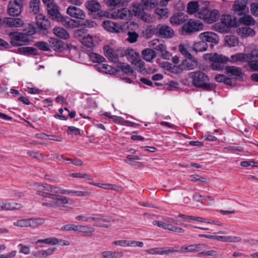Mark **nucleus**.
<instances>
[{
	"instance_id": "40",
	"label": "nucleus",
	"mask_w": 258,
	"mask_h": 258,
	"mask_svg": "<svg viewBox=\"0 0 258 258\" xmlns=\"http://www.w3.org/2000/svg\"><path fill=\"white\" fill-rule=\"evenodd\" d=\"M225 43L229 47H233L238 45L239 41L238 39L234 35H228L225 36L224 38Z\"/></svg>"
},
{
	"instance_id": "27",
	"label": "nucleus",
	"mask_w": 258,
	"mask_h": 258,
	"mask_svg": "<svg viewBox=\"0 0 258 258\" xmlns=\"http://www.w3.org/2000/svg\"><path fill=\"white\" fill-rule=\"evenodd\" d=\"M220 20L222 21V23H224L225 25H226L229 31L230 28L237 26L236 20L235 19H232L230 15H223L221 17Z\"/></svg>"
},
{
	"instance_id": "50",
	"label": "nucleus",
	"mask_w": 258,
	"mask_h": 258,
	"mask_svg": "<svg viewBox=\"0 0 258 258\" xmlns=\"http://www.w3.org/2000/svg\"><path fill=\"white\" fill-rule=\"evenodd\" d=\"M90 59L94 62H97V63L103 62L105 61V58L96 53H91L89 54Z\"/></svg>"
},
{
	"instance_id": "7",
	"label": "nucleus",
	"mask_w": 258,
	"mask_h": 258,
	"mask_svg": "<svg viewBox=\"0 0 258 258\" xmlns=\"http://www.w3.org/2000/svg\"><path fill=\"white\" fill-rule=\"evenodd\" d=\"M212 204L213 200L209 196H203L201 195H188L183 198V202L185 204H191L198 206V203Z\"/></svg>"
},
{
	"instance_id": "14",
	"label": "nucleus",
	"mask_w": 258,
	"mask_h": 258,
	"mask_svg": "<svg viewBox=\"0 0 258 258\" xmlns=\"http://www.w3.org/2000/svg\"><path fill=\"white\" fill-rule=\"evenodd\" d=\"M3 24L10 28H18L23 26L24 23L22 19L14 17H5L3 19Z\"/></svg>"
},
{
	"instance_id": "24",
	"label": "nucleus",
	"mask_w": 258,
	"mask_h": 258,
	"mask_svg": "<svg viewBox=\"0 0 258 258\" xmlns=\"http://www.w3.org/2000/svg\"><path fill=\"white\" fill-rule=\"evenodd\" d=\"M50 48L55 51H62L64 49V43L56 38H50L49 40Z\"/></svg>"
},
{
	"instance_id": "61",
	"label": "nucleus",
	"mask_w": 258,
	"mask_h": 258,
	"mask_svg": "<svg viewBox=\"0 0 258 258\" xmlns=\"http://www.w3.org/2000/svg\"><path fill=\"white\" fill-rule=\"evenodd\" d=\"M18 247H20V253H24V254H28L30 252V247L28 245H23V244H19Z\"/></svg>"
},
{
	"instance_id": "54",
	"label": "nucleus",
	"mask_w": 258,
	"mask_h": 258,
	"mask_svg": "<svg viewBox=\"0 0 258 258\" xmlns=\"http://www.w3.org/2000/svg\"><path fill=\"white\" fill-rule=\"evenodd\" d=\"M155 12L157 15L160 16V17L163 18L167 17L168 11L167 8H157L155 10Z\"/></svg>"
},
{
	"instance_id": "46",
	"label": "nucleus",
	"mask_w": 258,
	"mask_h": 258,
	"mask_svg": "<svg viewBox=\"0 0 258 258\" xmlns=\"http://www.w3.org/2000/svg\"><path fill=\"white\" fill-rule=\"evenodd\" d=\"M190 180L192 181L196 182L199 184H204L207 183L208 179L205 177L201 176L197 174H192L190 176Z\"/></svg>"
},
{
	"instance_id": "11",
	"label": "nucleus",
	"mask_w": 258,
	"mask_h": 258,
	"mask_svg": "<svg viewBox=\"0 0 258 258\" xmlns=\"http://www.w3.org/2000/svg\"><path fill=\"white\" fill-rule=\"evenodd\" d=\"M102 26L107 31L111 33H119L123 32V26L111 20H105L102 22Z\"/></svg>"
},
{
	"instance_id": "60",
	"label": "nucleus",
	"mask_w": 258,
	"mask_h": 258,
	"mask_svg": "<svg viewBox=\"0 0 258 258\" xmlns=\"http://www.w3.org/2000/svg\"><path fill=\"white\" fill-rule=\"evenodd\" d=\"M134 64L136 65L141 72H145V62L140 58Z\"/></svg>"
},
{
	"instance_id": "9",
	"label": "nucleus",
	"mask_w": 258,
	"mask_h": 258,
	"mask_svg": "<svg viewBox=\"0 0 258 258\" xmlns=\"http://www.w3.org/2000/svg\"><path fill=\"white\" fill-rule=\"evenodd\" d=\"M22 9V0H10L8 6L7 12L11 16L17 17L20 15Z\"/></svg>"
},
{
	"instance_id": "30",
	"label": "nucleus",
	"mask_w": 258,
	"mask_h": 258,
	"mask_svg": "<svg viewBox=\"0 0 258 258\" xmlns=\"http://www.w3.org/2000/svg\"><path fill=\"white\" fill-rule=\"evenodd\" d=\"M85 5L87 9L92 12H96L101 8L100 3L95 0L88 1Z\"/></svg>"
},
{
	"instance_id": "5",
	"label": "nucleus",
	"mask_w": 258,
	"mask_h": 258,
	"mask_svg": "<svg viewBox=\"0 0 258 258\" xmlns=\"http://www.w3.org/2000/svg\"><path fill=\"white\" fill-rule=\"evenodd\" d=\"M38 191L37 194H48V192L54 194H87L86 192L76 191L74 190H65L60 189L57 186H53L47 184H39L37 186Z\"/></svg>"
},
{
	"instance_id": "33",
	"label": "nucleus",
	"mask_w": 258,
	"mask_h": 258,
	"mask_svg": "<svg viewBox=\"0 0 258 258\" xmlns=\"http://www.w3.org/2000/svg\"><path fill=\"white\" fill-rule=\"evenodd\" d=\"M54 34L57 37L64 39L69 38L70 35L64 29L61 27H56L53 29Z\"/></svg>"
},
{
	"instance_id": "25",
	"label": "nucleus",
	"mask_w": 258,
	"mask_h": 258,
	"mask_svg": "<svg viewBox=\"0 0 258 258\" xmlns=\"http://www.w3.org/2000/svg\"><path fill=\"white\" fill-rule=\"evenodd\" d=\"M124 55L126 56L127 60L132 64H134L140 58L139 53L130 48L125 50Z\"/></svg>"
},
{
	"instance_id": "49",
	"label": "nucleus",
	"mask_w": 258,
	"mask_h": 258,
	"mask_svg": "<svg viewBox=\"0 0 258 258\" xmlns=\"http://www.w3.org/2000/svg\"><path fill=\"white\" fill-rule=\"evenodd\" d=\"M82 44L88 48H92L95 45L93 37L90 35L83 38Z\"/></svg>"
},
{
	"instance_id": "45",
	"label": "nucleus",
	"mask_w": 258,
	"mask_h": 258,
	"mask_svg": "<svg viewBox=\"0 0 258 258\" xmlns=\"http://www.w3.org/2000/svg\"><path fill=\"white\" fill-rule=\"evenodd\" d=\"M117 68L125 74H133L134 73V70L130 65L124 62L119 63L117 66Z\"/></svg>"
},
{
	"instance_id": "36",
	"label": "nucleus",
	"mask_w": 258,
	"mask_h": 258,
	"mask_svg": "<svg viewBox=\"0 0 258 258\" xmlns=\"http://www.w3.org/2000/svg\"><path fill=\"white\" fill-rule=\"evenodd\" d=\"M141 3L143 4L144 9L151 10L157 6L158 0H142Z\"/></svg>"
},
{
	"instance_id": "31",
	"label": "nucleus",
	"mask_w": 258,
	"mask_h": 258,
	"mask_svg": "<svg viewBox=\"0 0 258 258\" xmlns=\"http://www.w3.org/2000/svg\"><path fill=\"white\" fill-rule=\"evenodd\" d=\"M203 6L199 5L196 1H191L189 2L187 6V12L188 14H196L199 11L200 8Z\"/></svg>"
},
{
	"instance_id": "22",
	"label": "nucleus",
	"mask_w": 258,
	"mask_h": 258,
	"mask_svg": "<svg viewBox=\"0 0 258 258\" xmlns=\"http://www.w3.org/2000/svg\"><path fill=\"white\" fill-rule=\"evenodd\" d=\"M158 33L163 38H171L174 36V31L169 26L163 25L158 29Z\"/></svg>"
},
{
	"instance_id": "16",
	"label": "nucleus",
	"mask_w": 258,
	"mask_h": 258,
	"mask_svg": "<svg viewBox=\"0 0 258 258\" xmlns=\"http://www.w3.org/2000/svg\"><path fill=\"white\" fill-rule=\"evenodd\" d=\"M67 12L71 17L78 19L83 20L86 16L85 12L82 10L75 6H69L67 8Z\"/></svg>"
},
{
	"instance_id": "1",
	"label": "nucleus",
	"mask_w": 258,
	"mask_h": 258,
	"mask_svg": "<svg viewBox=\"0 0 258 258\" xmlns=\"http://www.w3.org/2000/svg\"><path fill=\"white\" fill-rule=\"evenodd\" d=\"M189 76L191 79L192 85L197 88L212 91L215 88L214 84L210 83L209 76L202 71L191 72Z\"/></svg>"
},
{
	"instance_id": "28",
	"label": "nucleus",
	"mask_w": 258,
	"mask_h": 258,
	"mask_svg": "<svg viewBox=\"0 0 258 258\" xmlns=\"http://www.w3.org/2000/svg\"><path fill=\"white\" fill-rule=\"evenodd\" d=\"M237 33L243 37L252 36L255 35L254 31L248 26L240 27L237 29Z\"/></svg>"
},
{
	"instance_id": "37",
	"label": "nucleus",
	"mask_w": 258,
	"mask_h": 258,
	"mask_svg": "<svg viewBox=\"0 0 258 258\" xmlns=\"http://www.w3.org/2000/svg\"><path fill=\"white\" fill-rule=\"evenodd\" d=\"M208 44L204 40H201L193 45V49L196 52L204 51L207 50Z\"/></svg>"
},
{
	"instance_id": "55",
	"label": "nucleus",
	"mask_w": 258,
	"mask_h": 258,
	"mask_svg": "<svg viewBox=\"0 0 258 258\" xmlns=\"http://www.w3.org/2000/svg\"><path fill=\"white\" fill-rule=\"evenodd\" d=\"M206 245L204 244L189 245V252H196L203 249Z\"/></svg>"
},
{
	"instance_id": "6",
	"label": "nucleus",
	"mask_w": 258,
	"mask_h": 258,
	"mask_svg": "<svg viewBox=\"0 0 258 258\" xmlns=\"http://www.w3.org/2000/svg\"><path fill=\"white\" fill-rule=\"evenodd\" d=\"M163 220L164 221L155 220L152 222V224L164 229H167L176 233H183L184 232L183 229L172 225V223L177 224V222L174 219L168 218H164Z\"/></svg>"
},
{
	"instance_id": "53",
	"label": "nucleus",
	"mask_w": 258,
	"mask_h": 258,
	"mask_svg": "<svg viewBox=\"0 0 258 258\" xmlns=\"http://www.w3.org/2000/svg\"><path fill=\"white\" fill-rule=\"evenodd\" d=\"M31 11L36 14L39 9V0H32L30 3Z\"/></svg>"
},
{
	"instance_id": "52",
	"label": "nucleus",
	"mask_w": 258,
	"mask_h": 258,
	"mask_svg": "<svg viewBox=\"0 0 258 258\" xmlns=\"http://www.w3.org/2000/svg\"><path fill=\"white\" fill-rule=\"evenodd\" d=\"M35 46L42 51L50 50V44L43 41H39L36 43Z\"/></svg>"
},
{
	"instance_id": "19",
	"label": "nucleus",
	"mask_w": 258,
	"mask_h": 258,
	"mask_svg": "<svg viewBox=\"0 0 258 258\" xmlns=\"http://www.w3.org/2000/svg\"><path fill=\"white\" fill-rule=\"evenodd\" d=\"M248 64L251 71H258V50L252 51Z\"/></svg>"
},
{
	"instance_id": "13",
	"label": "nucleus",
	"mask_w": 258,
	"mask_h": 258,
	"mask_svg": "<svg viewBox=\"0 0 258 258\" xmlns=\"http://www.w3.org/2000/svg\"><path fill=\"white\" fill-rule=\"evenodd\" d=\"M51 196L50 198L52 199L54 201L50 203H43L42 205L44 206H48L50 207L56 208L61 204L69 203V199L63 196L59 195H50Z\"/></svg>"
},
{
	"instance_id": "59",
	"label": "nucleus",
	"mask_w": 258,
	"mask_h": 258,
	"mask_svg": "<svg viewBox=\"0 0 258 258\" xmlns=\"http://www.w3.org/2000/svg\"><path fill=\"white\" fill-rule=\"evenodd\" d=\"M67 133L69 135L74 134L76 136L81 134L80 129L73 126H69Z\"/></svg>"
},
{
	"instance_id": "3",
	"label": "nucleus",
	"mask_w": 258,
	"mask_h": 258,
	"mask_svg": "<svg viewBox=\"0 0 258 258\" xmlns=\"http://www.w3.org/2000/svg\"><path fill=\"white\" fill-rule=\"evenodd\" d=\"M197 18L203 20L207 23L216 22L219 17V11L217 10H210L207 4L200 8L198 13L195 14Z\"/></svg>"
},
{
	"instance_id": "29",
	"label": "nucleus",
	"mask_w": 258,
	"mask_h": 258,
	"mask_svg": "<svg viewBox=\"0 0 258 258\" xmlns=\"http://www.w3.org/2000/svg\"><path fill=\"white\" fill-rule=\"evenodd\" d=\"M159 52V54L164 58L166 59H169L171 54L166 50V46L164 42L161 41L159 45H158L156 49Z\"/></svg>"
},
{
	"instance_id": "48",
	"label": "nucleus",
	"mask_w": 258,
	"mask_h": 258,
	"mask_svg": "<svg viewBox=\"0 0 258 258\" xmlns=\"http://www.w3.org/2000/svg\"><path fill=\"white\" fill-rule=\"evenodd\" d=\"M95 229L93 227L87 225H77V231L82 233H90L94 232Z\"/></svg>"
},
{
	"instance_id": "38",
	"label": "nucleus",
	"mask_w": 258,
	"mask_h": 258,
	"mask_svg": "<svg viewBox=\"0 0 258 258\" xmlns=\"http://www.w3.org/2000/svg\"><path fill=\"white\" fill-rule=\"evenodd\" d=\"M45 222V219L40 217L29 218V227L35 228L43 225Z\"/></svg>"
},
{
	"instance_id": "35",
	"label": "nucleus",
	"mask_w": 258,
	"mask_h": 258,
	"mask_svg": "<svg viewBox=\"0 0 258 258\" xmlns=\"http://www.w3.org/2000/svg\"><path fill=\"white\" fill-rule=\"evenodd\" d=\"M212 27L213 30L221 33L225 34L229 32L226 25H225L224 23H222L221 20L220 22L214 24Z\"/></svg>"
},
{
	"instance_id": "47",
	"label": "nucleus",
	"mask_w": 258,
	"mask_h": 258,
	"mask_svg": "<svg viewBox=\"0 0 258 258\" xmlns=\"http://www.w3.org/2000/svg\"><path fill=\"white\" fill-rule=\"evenodd\" d=\"M13 225L20 228L29 227V218L17 220L13 222Z\"/></svg>"
},
{
	"instance_id": "4",
	"label": "nucleus",
	"mask_w": 258,
	"mask_h": 258,
	"mask_svg": "<svg viewBox=\"0 0 258 258\" xmlns=\"http://www.w3.org/2000/svg\"><path fill=\"white\" fill-rule=\"evenodd\" d=\"M204 58L211 61V68L217 71L222 70L225 67V64L229 61V58L227 57L216 53L205 54Z\"/></svg>"
},
{
	"instance_id": "44",
	"label": "nucleus",
	"mask_w": 258,
	"mask_h": 258,
	"mask_svg": "<svg viewBox=\"0 0 258 258\" xmlns=\"http://www.w3.org/2000/svg\"><path fill=\"white\" fill-rule=\"evenodd\" d=\"M59 239H57L55 237H49L43 239H38L35 243H45L49 245H56L59 243Z\"/></svg>"
},
{
	"instance_id": "42",
	"label": "nucleus",
	"mask_w": 258,
	"mask_h": 258,
	"mask_svg": "<svg viewBox=\"0 0 258 258\" xmlns=\"http://www.w3.org/2000/svg\"><path fill=\"white\" fill-rule=\"evenodd\" d=\"M239 22L245 26L253 25L254 24V20L252 17L249 15H244L239 18Z\"/></svg>"
},
{
	"instance_id": "56",
	"label": "nucleus",
	"mask_w": 258,
	"mask_h": 258,
	"mask_svg": "<svg viewBox=\"0 0 258 258\" xmlns=\"http://www.w3.org/2000/svg\"><path fill=\"white\" fill-rule=\"evenodd\" d=\"M179 249L178 247H167L164 250L161 248V254H168L175 252H179Z\"/></svg>"
},
{
	"instance_id": "63",
	"label": "nucleus",
	"mask_w": 258,
	"mask_h": 258,
	"mask_svg": "<svg viewBox=\"0 0 258 258\" xmlns=\"http://www.w3.org/2000/svg\"><path fill=\"white\" fill-rule=\"evenodd\" d=\"M179 51L182 54L184 55L185 58L191 57L192 55L186 50L183 45H179Z\"/></svg>"
},
{
	"instance_id": "18",
	"label": "nucleus",
	"mask_w": 258,
	"mask_h": 258,
	"mask_svg": "<svg viewBox=\"0 0 258 258\" xmlns=\"http://www.w3.org/2000/svg\"><path fill=\"white\" fill-rule=\"evenodd\" d=\"M57 22H60L62 25L68 28H74L78 27L80 25V21L74 20L68 17L61 16L60 20H58Z\"/></svg>"
},
{
	"instance_id": "15",
	"label": "nucleus",
	"mask_w": 258,
	"mask_h": 258,
	"mask_svg": "<svg viewBox=\"0 0 258 258\" xmlns=\"http://www.w3.org/2000/svg\"><path fill=\"white\" fill-rule=\"evenodd\" d=\"M199 38L200 40H204L207 43L209 42L217 44L219 40V37L216 33L209 31L201 33Z\"/></svg>"
},
{
	"instance_id": "8",
	"label": "nucleus",
	"mask_w": 258,
	"mask_h": 258,
	"mask_svg": "<svg viewBox=\"0 0 258 258\" xmlns=\"http://www.w3.org/2000/svg\"><path fill=\"white\" fill-rule=\"evenodd\" d=\"M203 24L199 20H189L187 23L184 24L182 27L183 35H187L192 32L199 31L202 29Z\"/></svg>"
},
{
	"instance_id": "20",
	"label": "nucleus",
	"mask_w": 258,
	"mask_h": 258,
	"mask_svg": "<svg viewBox=\"0 0 258 258\" xmlns=\"http://www.w3.org/2000/svg\"><path fill=\"white\" fill-rule=\"evenodd\" d=\"M187 19V16L182 12L175 13L170 19L172 25H179L183 24Z\"/></svg>"
},
{
	"instance_id": "41",
	"label": "nucleus",
	"mask_w": 258,
	"mask_h": 258,
	"mask_svg": "<svg viewBox=\"0 0 258 258\" xmlns=\"http://www.w3.org/2000/svg\"><path fill=\"white\" fill-rule=\"evenodd\" d=\"M103 258H119L123 256L121 252H116L112 251H104L102 252Z\"/></svg>"
},
{
	"instance_id": "32",
	"label": "nucleus",
	"mask_w": 258,
	"mask_h": 258,
	"mask_svg": "<svg viewBox=\"0 0 258 258\" xmlns=\"http://www.w3.org/2000/svg\"><path fill=\"white\" fill-rule=\"evenodd\" d=\"M225 69L228 75L240 77L242 74L241 69L235 66H226Z\"/></svg>"
},
{
	"instance_id": "51",
	"label": "nucleus",
	"mask_w": 258,
	"mask_h": 258,
	"mask_svg": "<svg viewBox=\"0 0 258 258\" xmlns=\"http://www.w3.org/2000/svg\"><path fill=\"white\" fill-rule=\"evenodd\" d=\"M4 210H13L19 209L22 207V206L20 204L18 203H4Z\"/></svg>"
},
{
	"instance_id": "62",
	"label": "nucleus",
	"mask_w": 258,
	"mask_h": 258,
	"mask_svg": "<svg viewBox=\"0 0 258 258\" xmlns=\"http://www.w3.org/2000/svg\"><path fill=\"white\" fill-rule=\"evenodd\" d=\"M61 229L63 231H77V225L73 224H67L62 226Z\"/></svg>"
},
{
	"instance_id": "12",
	"label": "nucleus",
	"mask_w": 258,
	"mask_h": 258,
	"mask_svg": "<svg viewBox=\"0 0 258 258\" xmlns=\"http://www.w3.org/2000/svg\"><path fill=\"white\" fill-rule=\"evenodd\" d=\"M198 66L197 59L192 55L191 57L185 58L177 68L179 70H176L177 73H179L183 70H191L194 69Z\"/></svg>"
},
{
	"instance_id": "2",
	"label": "nucleus",
	"mask_w": 258,
	"mask_h": 258,
	"mask_svg": "<svg viewBox=\"0 0 258 258\" xmlns=\"http://www.w3.org/2000/svg\"><path fill=\"white\" fill-rule=\"evenodd\" d=\"M36 33L35 29L33 28L27 32L14 31L8 34L10 43L13 46H19L26 44L30 41V36Z\"/></svg>"
},
{
	"instance_id": "64",
	"label": "nucleus",
	"mask_w": 258,
	"mask_h": 258,
	"mask_svg": "<svg viewBox=\"0 0 258 258\" xmlns=\"http://www.w3.org/2000/svg\"><path fill=\"white\" fill-rule=\"evenodd\" d=\"M17 253L16 250H13L10 252L1 254L0 258H15Z\"/></svg>"
},
{
	"instance_id": "17",
	"label": "nucleus",
	"mask_w": 258,
	"mask_h": 258,
	"mask_svg": "<svg viewBox=\"0 0 258 258\" xmlns=\"http://www.w3.org/2000/svg\"><path fill=\"white\" fill-rule=\"evenodd\" d=\"M105 55L111 61L116 62L118 61V51L114 50L109 45H105L103 47Z\"/></svg>"
},
{
	"instance_id": "23",
	"label": "nucleus",
	"mask_w": 258,
	"mask_h": 258,
	"mask_svg": "<svg viewBox=\"0 0 258 258\" xmlns=\"http://www.w3.org/2000/svg\"><path fill=\"white\" fill-rule=\"evenodd\" d=\"M246 7V3L245 0H236L232 8L234 13L238 15L244 14Z\"/></svg>"
},
{
	"instance_id": "34",
	"label": "nucleus",
	"mask_w": 258,
	"mask_h": 258,
	"mask_svg": "<svg viewBox=\"0 0 258 258\" xmlns=\"http://www.w3.org/2000/svg\"><path fill=\"white\" fill-rule=\"evenodd\" d=\"M142 55L144 59L150 62L156 56V53L152 49L146 48L142 51Z\"/></svg>"
},
{
	"instance_id": "43",
	"label": "nucleus",
	"mask_w": 258,
	"mask_h": 258,
	"mask_svg": "<svg viewBox=\"0 0 258 258\" xmlns=\"http://www.w3.org/2000/svg\"><path fill=\"white\" fill-rule=\"evenodd\" d=\"M18 50L21 53L25 55L36 54L37 51L35 48L29 46L20 47Z\"/></svg>"
},
{
	"instance_id": "58",
	"label": "nucleus",
	"mask_w": 258,
	"mask_h": 258,
	"mask_svg": "<svg viewBox=\"0 0 258 258\" xmlns=\"http://www.w3.org/2000/svg\"><path fill=\"white\" fill-rule=\"evenodd\" d=\"M100 187L103 189H112L117 191H119L121 187L114 184L102 183Z\"/></svg>"
},
{
	"instance_id": "57",
	"label": "nucleus",
	"mask_w": 258,
	"mask_h": 258,
	"mask_svg": "<svg viewBox=\"0 0 258 258\" xmlns=\"http://www.w3.org/2000/svg\"><path fill=\"white\" fill-rule=\"evenodd\" d=\"M127 34L128 37L126 40L128 42H130V43H135L137 41L139 35L137 32L135 31L128 32Z\"/></svg>"
},
{
	"instance_id": "26",
	"label": "nucleus",
	"mask_w": 258,
	"mask_h": 258,
	"mask_svg": "<svg viewBox=\"0 0 258 258\" xmlns=\"http://www.w3.org/2000/svg\"><path fill=\"white\" fill-rule=\"evenodd\" d=\"M96 69L102 72L105 74H112L116 72V70L111 66L108 65L105 63H99L95 65Z\"/></svg>"
},
{
	"instance_id": "10",
	"label": "nucleus",
	"mask_w": 258,
	"mask_h": 258,
	"mask_svg": "<svg viewBox=\"0 0 258 258\" xmlns=\"http://www.w3.org/2000/svg\"><path fill=\"white\" fill-rule=\"evenodd\" d=\"M35 20L39 31L43 34H46L50 27V23L48 19L43 14H39L36 16Z\"/></svg>"
},
{
	"instance_id": "21",
	"label": "nucleus",
	"mask_w": 258,
	"mask_h": 258,
	"mask_svg": "<svg viewBox=\"0 0 258 258\" xmlns=\"http://www.w3.org/2000/svg\"><path fill=\"white\" fill-rule=\"evenodd\" d=\"M47 11L52 20L57 21L60 20L62 15L59 12L57 5L54 3L47 7Z\"/></svg>"
},
{
	"instance_id": "39",
	"label": "nucleus",
	"mask_w": 258,
	"mask_h": 258,
	"mask_svg": "<svg viewBox=\"0 0 258 258\" xmlns=\"http://www.w3.org/2000/svg\"><path fill=\"white\" fill-rule=\"evenodd\" d=\"M247 58V56L241 53H238L232 55L230 58H229V61L231 62H236L237 61H245Z\"/></svg>"
}]
</instances>
